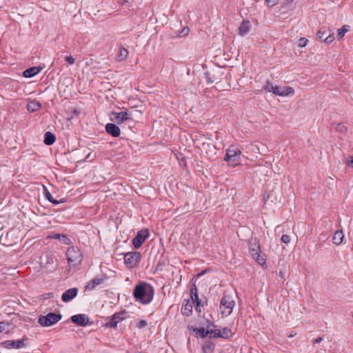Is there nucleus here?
I'll return each mask as SVG.
<instances>
[{
    "instance_id": "1",
    "label": "nucleus",
    "mask_w": 353,
    "mask_h": 353,
    "mask_svg": "<svg viewBox=\"0 0 353 353\" xmlns=\"http://www.w3.org/2000/svg\"><path fill=\"white\" fill-rule=\"evenodd\" d=\"M154 295V289L153 286L144 281L139 282L133 290V296L136 301L143 305L151 303Z\"/></svg>"
},
{
    "instance_id": "2",
    "label": "nucleus",
    "mask_w": 353,
    "mask_h": 353,
    "mask_svg": "<svg viewBox=\"0 0 353 353\" xmlns=\"http://www.w3.org/2000/svg\"><path fill=\"white\" fill-rule=\"evenodd\" d=\"M235 306V301L232 296L224 294L220 301L219 310L223 316H230Z\"/></svg>"
},
{
    "instance_id": "3",
    "label": "nucleus",
    "mask_w": 353,
    "mask_h": 353,
    "mask_svg": "<svg viewBox=\"0 0 353 353\" xmlns=\"http://www.w3.org/2000/svg\"><path fill=\"white\" fill-rule=\"evenodd\" d=\"M241 151L234 145H231L226 150L224 160L227 161L228 165L236 166L241 163Z\"/></svg>"
},
{
    "instance_id": "4",
    "label": "nucleus",
    "mask_w": 353,
    "mask_h": 353,
    "mask_svg": "<svg viewBox=\"0 0 353 353\" xmlns=\"http://www.w3.org/2000/svg\"><path fill=\"white\" fill-rule=\"evenodd\" d=\"M61 317L62 316L60 314L50 312L46 316H40L38 319V323L43 327H49L59 322Z\"/></svg>"
},
{
    "instance_id": "5",
    "label": "nucleus",
    "mask_w": 353,
    "mask_h": 353,
    "mask_svg": "<svg viewBox=\"0 0 353 353\" xmlns=\"http://www.w3.org/2000/svg\"><path fill=\"white\" fill-rule=\"evenodd\" d=\"M141 256L139 252H130L124 255V263L128 268H133L138 265Z\"/></svg>"
},
{
    "instance_id": "6",
    "label": "nucleus",
    "mask_w": 353,
    "mask_h": 353,
    "mask_svg": "<svg viewBox=\"0 0 353 353\" xmlns=\"http://www.w3.org/2000/svg\"><path fill=\"white\" fill-rule=\"evenodd\" d=\"M66 255L70 266H76L81 261L82 254L77 248L74 247L70 248L67 251Z\"/></svg>"
},
{
    "instance_id": "7",
    "label": "nucleus",
    "mask_w": 353,
    "mask_h": 353,
    "mask_svg": "<svg viewBox=\"0 0 353 353\" xmlns=\"http://www.w3.org/2000/svg\"><path fill=\"white\" fill-rule=\"evenodd\" d=\"M149 232L148 229L141 230L132 240V244L134 248L139 249L148 237Z\"/></svg>"
},
{
    "instance_id": "8",
    "label": "nucleus",
    "mask_w": 353,
    "mask_h": 353,
    "mask_svg": "<svg viewBox=\"0 0 353 353\" xmlns=\"http://www.w3.org/2000/svg\"><path fill=\"white\" fill-rule=\"evenodd\" d=\"M190 298L192 303L195 305V309L199 312H201V307H203L205 302L201 303L199 299L198 289L195 284H193L190 288Z\"/></svg>"
},
{
    "instance_id": "9",
    "label": "nucleus",
    "mask_w": 353,
    "mask_h": 353,
    "mask_svg": "<svg viewBox=\"0 0 353 353\" xmlns=\"http://www.w3.org/2000/svg\"><path fill=\"white\" fill-rule=\"evenodd\" d=\"M110 119L112 121H115L117 124H121L124 121L131 119V117L127 112H113L111 113Z\"/></svg>"
},
{
    "instance_id": "10",
    "label": "nucleus",
    "mask_w": 353,
    "mask_h": 353,
    "mask_svg": "<svg viewBox=\"0 0 353 353\" xmlns=\"http://www.w3.org/2000/svg\"><path fill=\"white\" fill-rule=\"evenodd\" d=\"M294 93V90L292 87L286 86V87H281L278 85L274 86V89L273 91V94L275 95L281 96V97H286L289 95H292Z\"/></svg>"
},
{
    "instance_id": "11",
    "label": "nucleus",
    "mask_w": 353,
    "mask_h": 353,
    "mask_svg": "<svg viewBox=\"0 0 353 353\" xmlns=\"http://www.w3.org/2000/svg\"><path fill=\"white\" fill-rule=\"evenodd\" d=\"M125 312L115 313L111 319L106 323V326L109 327H116L117 324L125 319Z\"/></svg>"
},
{
    "instance_id": "12",
    "label": "nucleus",
    "mask_w": 353,
    "mask_h": 353,
    "mask_svg": "<svg viewBox=\"0 0 353 353\" xmlns=\"http://www.w3.org/2000/svg\"><path fill=\"white\" fill-rule=\"evenodd\" d=\"M71 321L79 326H85L89 323L88 318L83 314L73 315Z\"/></svg>"
},
{
    "instance_id": "13",
    "label": "nucleus",
    "mask_w": 353,
    "mask_h": 353,
    "mask_svg": "<svg viewBox=\"0 0 353 353\" xmlns=\"http://www.w3.org/2000/svg\"><path fill=\"white\" fill-rule=\"evenodd\" d=\"M78 291L77 288H70L62 294L61 300L65 303L69 302L77 296Z\"/></svg>"
},
{
    "instance_id": "14",
    "label": "nucleus",
    "mask_w": 353,
    "mask_h": 353,
    "mask_svg": "<svg viewBox=\"0 0 353 353\" xmlns=\"http://www.w3.org/2000/svg\"><path fill=\"white\" fill-rule=\"evenodd\" d=\"M249 250L252 254H256L257 252H261L259 240L256 238L252 237L249 241Z\"/></svg>"
},
{
    "instance_id": "15",
    "label": "nucleus",
    "mask_w": 353,
    "mask_h": 353,
    "mask_svg": "<svg viewBox=\"0 0 353 353\" xmlns=\"http://www.w3.org/2000/svg\"><path fill=\"white\" fill-rule=\"evenodd\" d=\"M2 344L3 345V346L6 348H8V349H12V348L19 349V348L23 347L25 345L24 343H23V340H17V341L8 340V341H6L3 343H2Z\"/></svg>"
},
{
    "instance_id": "16",
    "label": "nucleus",
    "mask_w": 353,
    "mask_h": 353,
    "mask_svg": "<svg viewBox=\"0 0 353 353\" xmlns=\"http://www.w3.org/2000/svg\"><path fill=\"white\" fill-rule=\"evenodd\" d=\"M106 132L114 137H118L120 135L119 128L114 123H108L105 125Z\"/></svg>"
},
{
    "instance_id": "17",
    "label": "nucleus",
    "mask_w": 353,
    "mask_h": 353,
    "mask_svg": "<svg viewBox=\"0 0 353 353\" xmlns=\"http://www.w3.org/2000/svg\"><path fill=\"white\" fill-rule=\"evenodd\" d=\"M41 70V67H31L23 71V76L26 78H31L39 73Z\"/></svg>"
},
{
    "instance_id": "18",
    "label": "nucleus",
    "mask_w": 353,
    "mask_h": 353,
    "mask_svg": "<svg viewBox=\"0 0 353 353\" xmlns=\"http://www.w3.org/2000/svg\"><path fill=\"white\" fill-rule=\"evenodd\" d=\"M232 335V331L228 327H224L220 331H217L216 333V337H220L223 339H229Z\"/></svg>"
},
{
    "instance_id": "19",
    "label": "nucleus",
    "mask_w": 353,
    "mask_h": 353,
    "mask_svg": "<svg viewBox=\"0 0 353 353\" xmlns=\"http://www.w3.org/2000/svg\"><path fill=\"white\" fill-rule=\"evenodd\" d=\"M252 256L259 265L264 266L266 264L265 255L262 254L261 251L256 254H252Z\"/></svg>"
},
{
    "instance_id": "20",
    "label": "nucleus",
    "mask_w": 353,
    "mask_h": 353,
    "mask_svg": "<svg viewBox=\"0 0 353 353\" xmlns=\"http://www.w3.org/2000/svg\"><path fill=\"white\" fill-rule=\"evenodd\" d=\"M250 31V22L243 21L239 28V33L241 36H245Z\"/></svg>"
},
{
    "instance_id": "21",
    "label": "nucleus",
    "mask_w": 353,
    "mask_h": 353,
    "mask_svg": "<svg viewBox=\"0 0 353 353\" xmlns=\"http://www.w3.org/2000/svg\"><path fill=\"white\" fill-rule=\"evenodd\" d=\"M103 281V279L101 278H94L92 280H91L85 286V290H92L94 289V288L102 283Z\"/></svg>"
},
{
    "instance_id": "22",
    "label": "nucleus",
    "mask_w": 353,
    "mask_h": 353,
    "mask_svg": "<svg viewBox=\"0 0 353 353\" xmlns=\"http://www.w3.org/2000/svg\"><path fill=\"white\" fill-rule=\"evenodd\" d=\"M56 137L54 134L50 132H47L44 134V143L48 145H50L55 142Z\"/></svg>"
},
{
    "instance_id": "23",
    "label": "nucleus",
    "mask_w": 353,
    "mask_h": 353,
    "mask_svg": "<svg viewBox=\"0 0 353 353\" xmlns=\"http://www.w3.org/2000/svg\"><path fill=\"white\" fill-rule=\"evenodd\" d=\"M344 235L342 230H336L333 236V243L336 245H340L343 239Z\"/></svg>"
},
{
    "instance_id": "24",
    "label": "nucleus",
    "mask_w": 353,
    "mask_h": 353,
    "mask_svg": "<svg viewBox=\"0 0 353 353\" xmlns=\"http://www.w3.org/2000/svg\"><path fill=\"white\" fill-rule=\"evenodd\" d=\"M128 50L123 47H121L119 49V52L117 56V60L118 61H122L128 57Z\"/></svg>"
},
{
    "instance_id": "25",
    "label": "nucleus",
    "mask_w": 353,
    "mask_h": 353,
    "mask_svg": "<svg viewBox=\"0 0 353 353\" xmlns=\"http://www.w3.org/2000/svg\"><path fill=\"white\" fill-rule=\"evenodd\" d=\"M41 103L37 101H32L28 104L27 109L29 112H33L41 108Z\"/></svg>"
},
{
    "instance_id": "26",
    "label": "nucleus",
    "mask_w": 353,
    "mask_h": 353,
    "mask_svg": "<svg viewBox=\"0 0 353 353\" xmlns=\"http://www.w3.org/2000/svg\"><path fill=\"white\" fill-rule=\"evenodd\" d=\"M196 334L199 335L201 338H205L208 336V334H212V331H210L209 330H205L204 327L196 328L194 330Z\"/></svg>"
},
{
    "instance_id": "27",
    "label": "nucleus",
    "mask_w": 353,
    "mask_h": 353,
    "mask_svg": "<svg viewBox=\"0 0 353 353\" xmlns=\"http://www.w3.org/2000/svg\"><path fill=\"white\" fill-rule=\"evenodd\" d=\"M181 310L183 314L188 316L192 313V305L191 303H190L189 301H188L186 304L182 307Z\"/></svg>"
},
{
    "instance_id": "28",
    "label": "nucleus",
    "mask_w": 353,
    "mask_h": 353,
    "mask_svg": "<svg viewBox=\"0 0 353 353\" xmlns=\"http://www.w3.org/2000/svg\"><path fill=\"white\" fill-rule=\"evenodd\" d=\"M44 190H45V196L50 203H52L54 205H57L60 203H62L61 201H59L54 199L52 197V194L50 193V192L46 188H45Z\"/></svg>"
},
{
    "instance_id": "29",
    "label": "nucleus",
    "mask_w": 353,
    "mask_h": 353,
    "mask_svg": "<svg viewBox=\"0 0 353 353\" xmlns=\"http://www.w3.org/2000/svg\"><path fill=\"white\" fill-rule=\"evenodd\" d=\"M274 86L270 82H267V83L263 87V90L268 92H272L274 89Z\"/></svg>"
},
{
    "instance_id": "30",
    "label": "nucleus",
    "mask_w": 353,
    "mask_h": 353,
    "mask_svg": "<svg viewBox=\"0 0 353 353\" xmlns=\"http://www.w3.org/2000/svg\"><path fill=\"white\" fill-rule=\"evenodd\" d=\"M334 40V37L328 31L327 35L325 36V39H323V41L327 43L330 44Z\"/></svg>"
},
{
    "instance_id": "31",
    "label": "nucleus",
    "mask_w": 353,
    "mask_h": 353,
    "mask_svg": "<svg viewBox=\"0 0 353 353\" xmlns=\"http://www.w3.org/2000/svg\"><path fill=\"white\" fill-rule=\"evenodd\" d=\"M327 34L328 31L320 30L317 33V37L320 41H323V39H325V36L327 35Z\"/></svg>"
},
{
    "instance_id": "32",
    "label": "nucleus",
    "mask_w": 353,
    "mask_h": 353,
    "mask_svg": "<svg viewBox=\"0 0 353 353\" xmlns=\"http://www.w3.org/2000/svg\"><path fill=\"white\" fill-rule=\"evenodd\" d=\"M336 130L341 133H345L347 130V128L341 123H339L336 127Z\"/></svg>"
},
{
    "instance_id": "33",
    "label": "nucleus",
    "mask_w": 353,
    "mask_h": 353,
    "mask_svg": "<svg viewBox=\"0 0 353 353\" xmlns=\"http://www.w3.org/2000/svg\"><path fill=\"white\" fill-rule=\"evenodd\" d=\"M308 43V40L305 39V37H301L298 41V46L299 47H305L307 46Z\"/></svg>"
},
{
    "instance_id": "34",
    "label": "nucleus",
    "mask_w": 353,
    "mask_h": 353,
    "mask_svg": "<svg viewBox=\"0 0 353 353\" xmlns=\"http://www.w3.org/2000/svg\"><path fill=\"white\" fill-rule=\"evenodd\" d=\"M345 163L347 166L353 168V157L349 156L344 160Z\"/></svg>"
},
{
    "instance_id": "35",
    "label": "nucleus",
    "mask_w": 353,
    "mask_h": 353,
    "mask_svg": "<svg viewBox=\"0 0 353 353\" xmlns=\"http://www.w3.org/2000/svg\"><path fill=\"white\" fill-rule=\"evenodd\" d=\"M347 31V29L345 28V26H343L341 28L338 30V36L339 38H342L345 33Z\"/></svg>"
},
{
    "instance_id": "36",
    "label": "nucleus",
    "mask_w": 353,
    "mask_h": 353,
    "mask_svg": "<svg viewBox=\"0 0 353 353\" xmlns=\"http://www.w3.org/2000/svg\"><path fill=\"white\" fill-rule=\"evenodd\" d=\"M281 241L283 243L288 244L290 241V237L288 234H283L281 236Z\"/></svg>"
},
{
    "instance_id": "37",
    "label": "nucleus",
    "mask_w": 353,
    "mask_h": 353,
    "mask_svg": "<svg viewBox=\"0 0 353 353\" xmlns=\"http://www.w3.org/2000/svg\"><path fill=\"white\" fill-rule=\"evenodd\" d=\"M61 236H62L63 238H65V239H66L67 240H68V238H67V236H66L65 235H64V234H62V235H61V234H52V236H50V238H52V239H61Z\"/></svg>"
},
{
    "instance_id": "38",
    "label": "nucleus",
    "mask_w": 353,
    "mask_h": 353,
    "mask_svg": "<svg viewBox=\"0 0 353 353\" xmlns=\"http://www.w3.org/2000/svg\"><path fill=\"white\" fill-rule=\"evenodd\" d=\"M147 325V322L145 320H141L137 323V327L140 329L145 327Z\"/></svg>"
},
{
    "instance_id": "39",
    "label": "nucleus",
    "mask_w": 353,
    "mask_h": 353,
    "mask_svg": "<svg viewBox=\"0 0 353 353\" xmlns=\"http://www.w3.org/2000/svg\"><path fill=\"white\" fill-rule=\"evenodd\" d=\"M65 61L71 65L74 64L75 61L74 59L72 56H67L65 57Z\"/></svg>"
},
{
    "instance_id": "40",
    "label": "nucleus",
    "mask_w": 353,
    "mask_h": 353,
    "mask_svg": "<svg viewBox=\"0 0 353 353\" xmlns=\"http://www.w3.org/2000/svg\"><path fill=\"white\" fill-rule=\"evenodd\" d=\"M279 1V0H266L268 4L271 7L276 5Z\"/></svg>"
},
{
    "instance_id": "41",
    "label": "nucleus",
    "mask_w": 353,
    "mask_h": 353,
    "mask_svg": "<svg viewBox=\"0 0 353 353\" xmlns=\"http://www.w3.org/2000/svg\"><path fill=\"white\" fill-rule=\"evenodd\" d=\"M6 325H8V324L6 322L0 321V332L5 330Z\"/></svg>"
},
{
    "instance_id": "42",
    "label": "nucleus",
    "mask_w": 353,
    "mask_h": 353,
    "mask_svg": "<svg viewBox=\"0 0 353 353\" xmlns=\"http://www.w3.org/2000/svg\"><path fill=\"white\" fill-rule=\"evenodd\" d=\"M323 340L322 337H317L314 341V343H319L320 342H321Z\"/></svg>"
},
{
    "instance_id": "43",
    "label": "nucleus",
    "mask_w": 353,
    "mask_h": 353,
    "mask_svg": "<svg viewBox=\"0 0 353 353\" xmlns=\"http://www.w3.org/2000/svg\"><path fill=\"white\" fill-rule=\"evenodd\" d=\"M210 331H212V334H214L213 337H214V338H216V333H217V331H220V330H219V329H216V330H210Z\"/></svg>"
},
{
    "instance_id": "44",
    "label": "nucleus",
    "mask_w": 353,
    "mask_h": 353,
    "mask_svg": "<svg viewBox=\"0 0 353 353\" xmlns=\"http://www.w3.org/2000/svg\"><path fill=\"white\" fill-rule=\"evenodd\" d=\"M44 296H45L46 298L49 299V298L52 297L53 294H52V293H48V294H46Z\"/></svg>"
},
{
    "instance_id": "45",
    "label": "nucleus",
    "mask_w": 353,
    "mask_h": 353,
    "mask_svg": "<svg viewBox=\"0 0 353 353\" xmlns=\"http://www.w3.org/2000/svg\"><path fill=\"white\" fill-rule=\"evenodd\" d=\"M212 82H213V81L210 78H208V83H211Z\"/></svg>"
},
{
    "instance_id": "46",
    "label": "nucleus",
    "mask_w": 353,
    "mask_h": 353,
    "mask_svg": "<svg viewBox=\"0 0 353 353\" xmlns=\"http://www.w3.org/2000/svg\"><path fill=\"white\" fill-rule=\"evenodd\" d=\"M183 32L185 33V34H188V30L186 31L185 29H183Z\"/></svg>"
},
{
    "instance_id": "47",
    "label": "nucleus",
    "mask_w": 353,
    "mask_h": 353,
    "mask_svg": "<svg viewBox=\"0 0 353 353\" xmlns=\"http://www.w3.org/2000/svg\"><path fill=\"white\" fill-rule=\"evenodd\" d=\"M209 74H209V72H206V73H205V76H206V77H207V78H208V76Z\"/></svg>"
},
{
    "instance_id": "48",
    "label": "nucleus",
    "mask_w": 353,
    "mask_h": 353,
    "mask_svg": "<svg viewBox=\"0 0 353 353\" xmlns=\"http://www.w3.org/2000/svg\"><path fill=\"white\" fill-rule=\"evenodd\" d=\"M281 276H283V274L282 272H280Z\"/></svg>"
},
{
    "instance_id": "49",
    "label": "nucleus",
    "mask_w": 353,
    "mask_h": 353,
    "mask_svg": "<svg viewBox=\"0 0 353 353\" xmlns=\"http://www.w3.org/2000/svg\"><path fill=\"white\" fill-rule=\"evenodd\" d=\"M203 349L204 352H205V353H206V349H205V347H203Z\"/></svg>"
},
{
    "instance_id": "50",
    "label": "nucleus",
    "mask_w": 353,
    "mask_h": 353,
    "mask_svg": "<svg viewBox=\"0 0 353 353\" xmlns=\"http://www.w3.org/2000/svg\"><path fill=\"white\" fill-rule=\"evenodd\" d=\"M352 316L353 317V312L352 313Z\"/></svg>"
}]
</instances>
